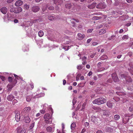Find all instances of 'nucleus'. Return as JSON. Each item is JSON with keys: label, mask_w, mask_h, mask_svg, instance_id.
Wrapping results in <instances>:
<instances>
[{"label": "nucleus", "mask_w": 133, "mask_h": 133, "mask_svg": "<svg viewBox=\"0 0 133 133\" xmlns=\"http://www.w3.org/2000/svg\"><path fill=\"white\" fill-rule=\"evenodd\" d=\"M106 101L107 100L106 99L103 97H101L96 99L93 101L92 102L93 104L100 105L106 102Z\"/></svg>", "instance_id": "nucleus-1"}, {"label": "nucleus", "mask_w": 133, "mask_h": 133, "mask_svg": "<svg viewBox=\"0 0 133 133\" xmlns=\"http://www.w3.org/2000/svg\"><path fill=\"white\" fill-rule=\"evenodd\" d=\"M31 110L30 107H26L21 112V115L24 116L26 114L29 112Z\"/></svg>", "instance_id": "nucleus-2"}, {"label": "nucleus", "mask_w": 133, "mask_h": 133, "mask_svg": "<svg viewBox=\"0 0 133 133\" xmlns=\"http://www.w3.org/2000/svg\"><path fill=\"white\" fill-rule=\"evenodd\" d=\"M106 5L104 3L101 2L96 6V8L98 9H104L105 8Z\"/></svg>", "instance_id": "nucleus-3"}, {"label": "nucleus", "mask_w": 133, "mask_h": 133, "mask_svg": "<svg viewBox=\"0 0 133 133\" xmlns=\"http://www.w3.org/2000/svg\"><path fill=\"white\" fill-rule=\"evenodd\" d=\"M112 77L113 80L115 82H118L119 79L115 73H114L112 74Z\"/></svg>", "instance_id": "nucleus-4"}, {"label": "nucleus", "mask_w": 133, "mask_h": 133, "mask_svg": "<svg viewBox=\"0 0 133 133\" xmlns=\"http://www.w3.org/2000/svg\"><path fill=\"white\" fill-rule=\"evenodd\" d=\"M40 10V8L38 6H33L31 8V10L33 12H36Z\"/></svg>", "instance_id": "nucleus-5"}, {"label": "nucleus", "mask_w": 133, "mask_h": 133, "mask_svg": "<svg viewBox=\"0 0 133 133\" xmlns=\"http://www.w3.org/2000/svg\"><path fill=\"white\" fill-rule=\"evenodd\" d=\"M17 133H25L26 132L25 130L22 129L21 127H18L17 129Z\"/></svg>", "instance_id": "nucleus-6"}, {"label": "nucleus", "mask_w": 133, "mask_h": 133, "mask_svg": "<svg viewBox=\"0 0 133 133\" xmlns=\"http://www.w3.org/2000/svg\"><path fill=\"white\" fill-rule=\"evenodd\" d=\"M65 6L66 8L70 9L71 8L72 5L69 2L67 1L65 2Z\"/></svg>", "instance_id": "nucleus-7"}, {"label": "nucleus", "mask_w": 133, "mask_h": 133, "mask_svg": "<svg viewBox=\"0 0 133 133\" xmlns=\"http://www.w3.org/2000/svg\"><path fill=\"white\" fill-rule=\"evenodd\" d=\"M44 94L43 93H41L39 94H38L36 95H35L34 94V96L33 97V98L34 99L37 98L39 97H43L44 95Z\"/></svg>", "instance_id": "nucleus-8"}, {"label": "nucleus", "mask_w": 133, "mask_h": 133, "mask_svg": "<svg viewBox=\"0 0 133 133\" xmlns=\"http://www.w3.org/2000/svg\"><path fill=\"white\" fill-rule=\"evenodd\" d=\"M0 11L3 14H6L7 11V9L6 7L4 6L2 7L0 9Z\"/></svg>", "instance_id": "nucleus-9"}, {"label": "nucleus", "mask_w": 133, "mask_h": 133, "mask_svg": "<svg viewBox=\"0 0 133 133\" xmlns=\"http://www.w3.org/2000/svg\"><path fill=\"white\" fill-rule=\"evenodd\" d=\"M23 2L21 0L17 1L15 3V5L16 6H20L22 5Z\"/></svg>", "instance_id": "nucleus-10"}, {"label": "nucleus", "mask_w": 133, "mask_h": 133, "mask_svg": "<svg viewBox=\"0 0 133 133\" xmlns=\"http://www.w3.org/2000/svg\"><path fill=\"white\" fill-rule=\"evenodd\" d=\"M54 3L57 5H60L62 4L63 2L62 0H54Z\"/></svg>", "instance_id": "nucleus-11"}, {"label": "nucleus", "mask_w": 133, "mask_h": 133, "mask_svg": "<svg viewBox=\"0 0 133 133\" xmlns=\"http://www.w3.org/2000/svg\"><path fill=\"white\" fill-rule=\"evenodd\" d=\"M77 36L78 39L80 40H82L85 36V35L84 34H82L79 33L78 34Z\"/></svg>", "instance_id": "nucleus-12"}, {"label": "nucleus", "mask_w": 133, "mask_h": 133, "mask_svg": "<svg viewBox=\"0 0 133 133\" xmlns=\"http://www.w3.org/2000/svg\"><path fill=\"white\" fill-rule=\"evenodd\" d=\"M51 117V116L49 113L46 114L44 116L43 118L45 119H49Z\"/></svg>", "instance_id": "nucleus-13"}, {"label": "nucleus", "mask_w": 133, "mask_h": 133, "mask_svg": "<svg viewBox=\"0 0 133 133\" xmlns=\"http://www.w3.org/2000/svg\"><path fill=\"white\" fill-rule=\"evenodd\" d=\"M22 10V8L21 7H18L15 9L14 12L16 13H18L21 12Z\"/></svg>", "instance_id": "nucleus-14"}, {"label": "nucleus", "mask_w": 133, "mask_h": 133, "mask_svg": "<svg viewBox=\"0 0 133 133\" xmlns=\"http://www.w3.org/2000/svg\"><path fill=\"white\" fill-rule=\"evenodd\" d=\"M15 119L17 122L19 121L20 120V115L19 113H17L15 115Z\"/></svg>", "instance_id": "nucleus-15"}, {"label": "nucleus", "mask_w": 133, "mask_h": 133, "mask_svg": "<svg viewBox=\"0 0 133 133\" xmlns=\"http://www.w3.org/2000/svg\"><path fill=\"white\" fill-rule=\"evenodd\" d=\"M14 98V97L12 94H10L7 96V99L9 101H11Z\"/></svg>", "instance_id": "nucleus-16"}, {"label": "nucleus", "mask_w": 133, "mask_h": 133, "mask_svg": "<svg viewBox=\"0 0 133 133\" xmlns=\"http://www.w3.org/2000/svg\"><path fill=\"white\" fill-rule=\"evenodd\" d=\"M34 94H32L31 95L28 96L26 97V100L28 102H29L31 99L32 97H34Z\"/></svg>", "instance_id": "nucleus-17"}, {"label": "nucleus", "mask_w": 133, "mask_h": 133, "mask_svg": "<svg viewBox=\"0 0 133 133\" xmlns=\"http://www.w3.org/2000/svg\"><path fill=\"white\" fill-rule=\"evenodd\" d=\"M96 3H94L92 4L88 5V8L92 9L94 8L96 5Z\"/></svg>", "instance_id": "nucleus-18"}, {"label": "nucleus", "mask_w": 133, "mask_h": 133, "mask_svg": "<svg viewBox=\"0 0 133 133\" xmlns=\"http://www.w3.org/2000/svg\"><path fill=\"white\" fill-rule=\"evenodd\" d=\"M46 130L48 132H54V130H53L52 128L50 126L47 127Z\"/></svg>", "instance_id": "nucleus-19"}, {"label": "nucleus", "mask_w": 133, "mask_h": 133, "mask_svg": "<svg viewBox=\"0 0 133 133\" xmlns=\"http://www.w3.org/2000/svg\"><path fill=\"white\" fill-rule=\"evenodd\" d=\"M50 4H47L45 6V8H48V9L50 10H52L54 9V7L50 5Z\"/></svg>", "instance_id": "nucleus-20"}, {"label": "nucleus", "mask_w": 133, "mask_h": 133, "mask_svg": "<svg viewBox=\"0 0 133 133\" xmlns=\"http://www.w3.org/2000/svg\"><path fill=\"white\" fill-rule=\"evenodd\" d=\"M125 79L127 82L129 83H130L132 82V79L130 76H127L126 77Z\"/></svg>", "instance_id": "nucleus-21"}, {"label": "nucleus", "mask_w": 133, "mask_h": 133, "mask_svg": "<svg viewBox=\"0 0 133 133\" xmlns=\"http://www.w3.org/2000/svg\"><path fill=\"white\" fill-rule=\"evenodd\" d=\"M108 58L107 56L106 55H103L101 57L100 59L102 60H104Z\"/></svg>", "instance_id": "nucleus-22"}, {"label": "nucleus", "mask_w": 133, "mask_h": 133, "mask_svg": "<svg viewBox=\"0 0 133 133\" xmlns=\"http://www.w3.org/2000/svg\"><path fill=\"white\" fill-rule=\"evenodd\" d=\"M107 106L109 108H111L112 107V105L110 101H108L107 103Z\"/></svg>", "instance_id": "nucleus-23"}, {"label": "nucleus", "mask_w": 133, "mask_h": 133, "mask_svg": "<svg viewBox=\"0 0 133 133\" xmlns=\"http://www.w3.org/2000/svg\"><path fill=\"white\" fill-rule=\"evenodd\" d=\"M123 118L122 121L123 123L124 124L127 123L128 122L129 118Z\"/></svg>", "instance_id": "nucleus-24"}, {"label": "nucleus", "mask_w": 133, "mask_h": 133, "mask_svg": "<svg viewBox=\"0 0 133 133\" xmlns=\"http://www.w3.org/2000/svg\"><path fill=\"white\" fill-rule=\"evenodd\" d=\"M121 116H122V117L124 118V117H130L131 116L129 114H122Z\"/></svg>", "instance_id": "nucleus-25"}, {"label": "nucleus", "mask_w": 133, "mask_h": 133, "mask_svg": "<svg viewBox=\"0 0 133 133\" xmlns=\"http://www.w3.org/2000/svg\"><path fill=\"white\" fill-rule=\"evenodd\" d=\"M42 19L41 18H39L38 19H36L34 20L33 21V22L35 23L36 22H39L42 21Z\"/></svg>", "instance_id": "nucleus-26"}, {"label": "nucleus", "mask_w": 133, "mask_h": 133, "mask_svg": "<svg viewBox=\"0 0 133 133\" xmlns=\"http://www.w3.org/2000/svg\"><path fill=\"white\" fill-rule=\"evenodd\" d=\"M31 121V120L29 117H26L25 118V122L26 123H29Z\"/></svg>", "instance_id": "nucleus-27"}, {"label": "nucleus", "mask_w": 133, "mask_h": 133, "mask_svg": "<svg viewBox=\"0 0 133 133\" xmlns=\"http://www.w3.org/2000/svg\"><path fill=\"white\" fill-rule=\"evenodd\" d=\"M55 18V17L52 16H49L48 17V19L50 21H52Z\"/></svg>", "instance_id": "nucleus-28"}, {"label": "nucleus", "mask_w": 133, "mask_h": 133, "mask_svg": "<svg viewBox=\"0 0 133 133\" xmlns=\"http://www.w3.org/2000/svg\"><path fill=\"white\" fill-rule=\"evenodd\" d=\"M43 35V32L42 30L38 32V35L40 37H42Z\"/></svg>", "instance_id": "nucleus-29"}, {"label": "nucleus", "mask_w": 133, "mask_h": 133, "mask_svg": "<svg viewBox=\"0 0 133 133\" xmlns=\"http://www.w3.org/2000/svg\"><path fill=\"white\" fill-rule=\"evenodd\" d=\"M76 126V124L75 123H72L71 125V128L72 130H74Z\"/></svg>", "instance_id": "nucleus-30"}, {"label": "nucleus", "mask_w": 133, "mask_h": 133, "mask_svg": "<svg viewBox=\"0 0 133 133\" xmlns=\"http://www.w3.org/2000/svg\"><path fill=\"white\" fill-rule=\"evenodd\" d=\"M44 122L46 124H50L52 123V121L45 119L44 120Z\"/></svg>", "instance_id": "nucleus-31"}, {"label": "nucleus", "mask_w": 133, "mask_h": 133, "mask_svg": "<svg viewBox=\"0 0 133 133\" xmlns=\"http://www.w3.org/2000/svg\"><path fill=\"white\" fill-rule=\"evenodd\" d=\"M120 116L118 115H116L114 116V118L116 120H118L120 118Z\"/></svg>", "instance_id": "nucleus-32"}, {"label": "nucleus", "mask_w": 133, "mask_h": 133, "mask_svg": "<svg viewBox=\"0 0 133 133\" xmlns=\"http://www.w3.org/2000/svg\"><path fill=\"white\" fill-rule=\"evenodd\" d=\"M35 125V122H33L30 125V126L29 127L30 130H31L34 127Z\"/></svg>", "instance_id": "nucleus-33"}, {"label": "nucleus", "mask_w": 133, "mask_h": 133, "mask_svg": "<svg viewBox=\"0 0 133 133\" xmlns=\"http://www.w3.org/2000/svg\"><path fill=\"white\" fill-rule=\"evenodd\" d=\"M24 8L25 9H28L29 8V5L27 4H25L24 5Z\"/></svg>", "instance_id": "nucleus-34"}, {"label": "nucleus", "mask_w": 133, "mask_h": 133, "mask_svg": "<svg viewBox=\"0 0 133 133\" xmlns=\"http://www.w3.org/2000/svg\"><path fill=\"white\" fill-rule=\"evenodd\" d=\"M77 68L78 69L81 70L83 68V67L82 65H79L77 66Z\"/></svg>", "instance_id": "nucleus-35"}, {"label": "nucleus", "mask_w": 133, "mask_h": 133, "mask_svg": "<svg viewBox=\"0 0 133 133\" xmlns=\"http://www.w3.org/2000/svg\"><path fill=\"white\" fill-rule=\"evenodd\" d=\"M122 38L123 39H128V37L127 35H124L122 37Z\"/></svg>", "instance_id": "nucleus-36"}, {"label": "nucleus", "mask_w": 133, "mask_h": 133, "mask_svg": "<svg viewBox=\"0 0 133 133\" xmlns=\"http://www.w3.org/2000/svg\"><path fill=\"white\" fill-rule=\"evenodd\" d=\"M92 109L95 110H99L101 109V108L99 107H92Z\"/></svg>", "instance_id": "nucleus-37"}, {"label": "nucleus", "mask_w": 133, "mask_h": 133, "mask_svg": "<svg viewBox=\"0 0 133 133\" xmlns=\"http://www.w3.org/2000/svg\"><path fill=\"white\" fill-rule=\"evenodd\" d=\"M13 78L9 76L8 78V81L10 82H12Z\"/></svg>", "instance_id": "nucleus-38"}, {"label": "nucleus", "mask_w": 133, "mask_h": 133, "mask_svg": "<svg viewBox=\"0 0 133 133\" xmlns=\"http://www.w3.org/2000/svg\"><path fill=\"white\" fill-rule=\"evenodd\" d=\"M17 102V101L16 99H15L13 101L12 103L13 105H15Z\"/></svg>", "instance_id": "nucleus-39"}, {"label": "nucleus", "mask_w": 133, "mask_h": 133, "mask_svg": "<svg viewBox=\"0 0 133 133\" xmlns=\"http://www.w3.org/2000/svg\"><path fill=\"white\" fill-rule=\"evenodd\" d=\"M17 81L16 79H15L13 82V87L17 83Z\"/></svg>", "instance_id": "nucleus-40"}, {"label": "nucleus", "mask_w": 133, "mask_h": 133, "mask_svg": "<svg viewBox=\"0 0 133 133\" xmlns=\"http://www.w3.org/2000/svg\"><path fill=\"white\" fill-rule=\"evenodd\" d=\"M100 32H101L102 33L104 34L106 32V31L104 29H101V30L100 31Z\"/></svg>", "instance_id": "nucleus-41"}, {"label": "nucleus", "mask_w": 133, "mask_h": 133, "mask_svg": "<svg viewBox=\"0 0 133 133\" xmlns=\"http://www.w3.org/2000/svg\"><path fill=\"white\" fill-rule=\"evenodd\" d=\"M121 76L122 78H124L125 79L126 77L127 76H125L124 74H122L121 75Z\"/></svg>", "instance_id": "nucleus-42"}, {"label": "nucleus", "mask_w": 133, "mask_h": 133, "mask_svg": "<svg viewBox=\"0 0 133 133\" xmlns=\"http://www.w3.org/2000/svg\"><path fill=\"white\" fill-rule=\"evenodd\" d=\"M96 55L95 53H94L92 54H91V55H90V57L91 58H93L94 57V56Z\"/></svg>", "instance_id": "nucleus-43"}, {"label": "nucleus", "mask_w": 133, "mask_h": 133, "mask_svg": "<svg viewBox=\"0 0 133 133\" xmlns=\"http://www.w3.org/2000/svg\"><path fill=\"white\" fill-rule=\"evenodd\" d=\"M76 102V100L75 99V98H73L72 100V103L73 105H74Z\"/></svg>", "instance_id": "nucleus-44"}, {"label": "nucleus", "mask_w": 133, "mask_h": 133, "mask_svg": "<svg viewBox=\"0 0 133 133\" xmlns=\"http://www.w3.org/2000/svg\"><path fill=\"white\" fill-rule=\"evenodd\" d=\"M87 59V57L85 56H83L82 58V60L83 61H84V60H86Z\"/></svg>", "instance_id": "nucleus-45"}, {"label": "nucleus", "mask_w": 133, "mask_h": 133, "mask_svg": "<svg viewBox=\"0 0 133 133\" xmlns=\"http://www.w3.org/2000/svg\"><path fill=\"white\" fill-rule=\"evenodd\" d=\"M93 29H90L88 30L87 31V32H91L92 31Z\"/></svg>", "instance_id": "nucleus-46"}, {"label": "nucleus", "mask_w": 133, "mask_h": 133, "mask_svg": "<svg viewBox=\"0 0 133 133\" xmlns=\"http://www.w3.org/2000/svg\"><path fill=\"white\" fill-rule=\"evenodd\" d=\"M81 76V75L80 74H78V75L76 77V80L77 81L79 79V76Z\"/></svg>", "instance_id": "nucleus-47"}, {"label": "nucleus", "mask_w": 133, "mask_h": 133, "mask_svg": "<svg viewBox=\"0 0 133 133\" xmlns=\"http://www.w3.org/2000/svg\"><path fill=\"white\" fill-rule=\"evenodd\" d=\"M40 112L42 114H44L45 112V110H41L40 111Z\"/></svg>", "instance_id": "nucleus-48"}, {"label": "nucleus", "mask_w": 133, "mask_h": 133, "mask_svg": "<svg viewBox=\"0 0 133 133\" xmlns=\"http://www.w3.org/2000/svg\"><path fill=\"white\" fill-rule=\"evenodd\" d=\"M112 79H108L107 81V82L108 83H111L112 82Z\"/></svg>", "instance_id": "nucleus-49"}, {"label": "nucleus", "mask_w": 133, "mask_h": 133, "mask_svg": "<svg viewBox=\"0 0 133 133\" xmlns=\"http://www.w3.org/2000/svg\"><path fill=\"white\" fill-rule=\"evenodd\" d=\"M30 85L32 89H33L34 88V86L33 85V83H30Z\"/></svg>", "instance_id": "nucleus-50"}, {"label": "nucleus", "mask_w": 133, "mask_h": 133, "mask_svg": "<svg viewBox=\"0 0 133 133\" xmlns=\"http://www.w3.org/2000/svg\"><path fill=\"white\" fill-rule=\"evenodd\" d=\"M14 0H8L7 1V2L8 3H11Z\"/></svg>", "instance_id": "nucleus-51"}, {"label": "nucleus", "mask_w": 133, "mask_h": 133, "mask_svg": "<svg viewBox=\"0 0 133 133\" xmlns=\"http://www.w3.org/2000/svg\"><path fill=\"white\" fill-rule=\"evenodd\" d=\"M105 69V68H100L99 69V71H101L104 70Z\"/></svg>", "instance_id": "nucleus-52"}, {"label": "nucleus", "mask_w": 133, "mask_h": 133, "mask_svg": "<svg viewBox=\"0 0 133 133\" xmlns=\"http://www.w3.org/2000/svg\"><path fill=\"white\" fill-rule=\"evenodd\" d=\"M92 71H90L88 74V75L89 76H90L91 75H92Z\"/></svg>", "instance_id": "nucleus-53"}, {"label": "nucleus", "mask_w": 133, "mask_h": 133, "mask_svg": "<svg viewBox=\"0 0 133 133\" xmlns=\"http://www.w3.org/2000/svg\"><path fill=\"white\" fill-rule=\"evenodd\" d=\"M85 104H83L82 105V109H84L85 108Z\"/></svg>", "instance_id": "nucleus-54"}, {"label": "nucleus", "mask_w": 133, "mask_h": 133, "mask_svg": "<svg viewBox=\"0 0 133 133\" xmlns=\"http://www.w3.org/2000/svg\"><path fill=\"white\" fill-rule=\"evenodd\" d=\"M92 39L90 38L88 39L87 41V43H89L91 41Z\"/></svg>", "instance_id": "nucleus-55"}, {"label": "nucleus", "mask_w": 133, "mask_h": 133, "mask_svg": "<svg viewBox=\"0 0 133 133\" xmlns=\"http://www.w3.org/2000/svg\"><path fill=\"white\" fill-rule=\"evenodd\" d=\"M87 63V62L86 60H84L83 61V62H82V64L84 65L86 64Z\"/></svg>", "instance_id": "nucleus-56"}, {"label": "nucleus", "mask_w": 133, "mask_h": 133, "mask_svg": "<svg viewBox=\"0 0 133 133\" xmlns=\"http://www.w3.org/2000/svg\"><path fill=\"white\" fill-rule=\"evenodd\" d=\"M14 22L15 23H16L18 22V20L17 19H15L14 20Z\"/></svg>", "instance_id": "nucleus-57"}, {"label": "nucleus", "mask_w": 133, "mask_h": 133, "mask_svg": "<svg viewBox=\"0 0 133 133\" xmlns=\"http://www.w3.org/2000/svg\"><path fill=\"white\" fill-rule=\"evenodd\" d=\"M66 83V81L65 79H64L63 81V84L65 85Z\"/></svg>", "instance_id": "nucleus-58"}, {"label": "nucleus", "mask_w": 133, "mask_h": 133, "mask_svg": "<svg viewBox=\"0 0 133 133\" xmlns=\"http://www.w3.org/2000/svg\"><path fill=\"white\" fill-rule=\"evenodd\" d=\"M88 0H80V1L82 3H84V2H87V1Z\"/></svg>", "instance_id": "nucleus-59"}, {"label": "nucleus", "mask_w": 133, "mask_h": 133, "mask_svg": "<svg viewBox=\"0 0 133 133\" xmlns=\"http://www.w3.org/2000/svg\"><path fill=\"white\" fill-rule=\"evenodd\" d=\"M126 1L128 3H131L132 2V0H126Z\"/></svg>", "instance_id": "nucleus-60"}, {"label": "nucleus", "mask_w": 133, "mask_h": 133, "mask_svg": "<svg viewBox=\"0 0 133 133\" xmlns=\"http://www.w3.org/2000/svg\"><path fill=\"white\" fill-rule=\"evenodd\" d=\"M89 84L91 85H93L94 84V83L92 81H90Z\"/></svg>", "instance_id": "nucleus-61"}, {"label": "nucleus", "mask_w": 133, "mask_h": 133, "mask_svg": "<svg viewBox=\"0 0 133 133\" xmlns=\"http://www.w3.org/2000/svg\"><path fill=\"white\" fill-rule=\"evenodd\" d=\"M131 24V23H129L125 25L127 26H129Z\"/></svg>", "instance_id": "nucleus-62"}, {"label": "nucleus", "mask_w": 133, "mask_h": 133, "mask_svg": "<svg viewBox=\"0 0 133 133\" xmlns=\"http://www.w3.org/2000/svg\"><path fill=\"white\" fill-rule=\"evenodd\" d=\"M96 133H103V132L101 130H98L96 132Z\"/></svg>", "instance_id": "nucleus-63"}, {"label": "nucleus", "mask_w": 133, "mask_h": 133, "mask_svg": "<svg viewBox=\"0 0 133 133\" xmlns=\"http://www.w3.org/2000/svg\"><path fill=\"white\" fill-rule=\"evenodd\" d=\"M85 130H86L85 129H83L81 131V133H83L85 131Z\"/></svg>", "instance_id": "nucleus-64"}]
</instances>
